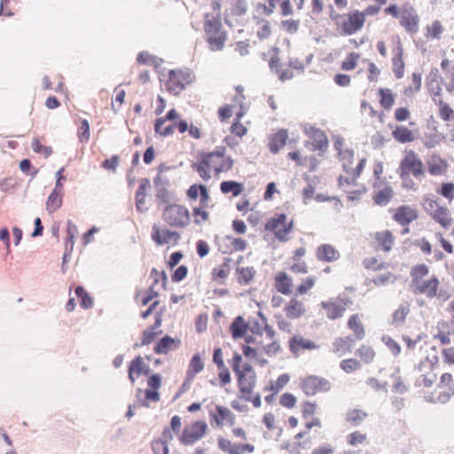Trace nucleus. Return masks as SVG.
<instances>
[{
  "label": "nucleus",
  "instance_id": "f257e3e1",
  "mask_svg": "<svg viewBox=\"0 0 454 454\" xmlns=\"http://www.w3.org/2000/svg\"><path fill=\"white\" fill-rule=\"evenodd\" d=\"M339 157L340 160L342 161V168L347 176H340L339 177V183L340 185H343L344 184H356V178L360 176L361 172L363 171V168H364V164L366 160L362 159L356 168H353V158H354V152L352 150H344V152H340L339 153Z\"/></svg>",
  "mask_w": 454,
  "mask_h": 454
},
{
  "label": "nucleus",
  "instance_id": "f03ea898",
  "mask_svg": "<svg viewBox=\"0 0 454 454\" xmlns=\"http://www.w3.org/2000/svg\"><path fill=\"white\" fill-rule=\"evenodd\" d=\"M222 23L218 18L205 15V33L212 51H221L225 43V33L222 31Z\"/></svg>",
  "mask_w": 454,
  "mask_h": 454
},
{
  "label": "nucleus",
  "instance_id": "7ed1b4c3",
  "mask_svg": "<svg viewBox=\"0 0 454 454\" xmlns=\"http://www.w3.org/2000/svg\"><path fill=\"white\" fill-rule=\"evenodd\" d=\"M162 218L168 225L177 228L187 226L191 221L189 210L178 204L166 206L163 209Z\"/></svg>",
  "mask_w": 454,
  "mask_h": 454
},
{
  "label": "nucleus",
  "instance_id": "20e7f679",
  "mask_svg": "<svg viewBox=\"0 0 454 454\" xmlns=\"http://www.w3.org/2000/svg\"><path fill=\"white\" fill-rule=\"evenodd\" d=\"M399 168L402 180L409 179L411 174L418 179L424 176L423 163L419 157L412 151L406 153L400 163Z\"/></svg>",
  "mask_w": 454,
  "mask_h": 454
},
{
  "label": "nucleus",
  "instance_id": "39448f33",
  "mask_svg": "<svg viewBox=\"0 0 454 454\" xmlns=\"http://www.w3.org/2000/svg\"><path fill=\"white\" fill-rule=\"evenodd\" d=\"M194 80L193 73L189 70H171L168 74V90L175 94H179L186 85Z\"/></svg>",
  "mask_w": 454,
  "mask_h": 454
},
{
  "label": "nucleus",
  "instance_id": "423d86ee",
  "mask_svg": "<svg viewBox=\"0 0 454 454\" xmlns=\"http://www.w3.org/2000/svg\"><path fill=\"white\" fill-rule=\"evenodd\" d=\"M237 375L240 392L244 395H251L256 382V374L253 367L246 363Z\"/></svg>",
  "mask_w": 454,
  "mask_h": 454
},
{
  "label": "nucleus",
  "instance_id": "0eeeda50",
  "mask_svg": "<svg viewBox=\"0 0 454 454\" xmlns=\"http://www.w3.org/2000/svg\"><path fill=\"white\" fill-rule=\"evenodd\" d=\"M207 429V423L198 420L184 427L180 437V442L186 445L193 444L204 436Z\"/></svg>",
  "mask_w": 454,
  "mask_h": 454
},
{
  "label": "nucleus",
  "instance_id": "6e6552de",
  "mask_svg": "<svg viewBox=\"0 0 454 454\" xmlns=\"http://www.w3.org/2000/svg\"><path fill=\"white\" fill-rule=\"evenodd\" d=\"M301 387L307 395H314L317 392H327L331 389V383L324 378L309 376L305 378Z\"/></svg>",
  "mask_w": 454,
  "mask_h": 454
},
{
  "label": "nucleus",
  "instance_id": "1a4fd4ad",
  "mask_svg": "<svg viewBox=\"0 0 454 454\" xmlns=\"http://www.w3.org/2000/svg\"><path fill=\"white\" fill-rule=\"evenodd\" d=\"M292 226V222L286 223V216L283 214L270 219L266 223V229L273 231L276 238L280 241L288 240L287 234L290 232Z\"/></svg>",
  "mask_w": 454,
  "mask_h": 454
},
{
  "label": "nucleus",
  "instance_id": "9d476101",
  "mask_svg": "<svg viewBox=\"0 0 454 454\" xmlns=\"http://www.w3.org/2000/svg\"><path fill=\"white\" fill-rule=\"evenodd\" d=\"M152 239L158 245L163 246L170 242H177L180 239L178 232L170 231L167 228H160L159 225L154 224L152 228Z\"/></svg>",
  "mask_w": 454,
  "mask_h": 454
},
{
  "label": "nucleus",
  "instance_id": "9b49d317",
  "mask_svg": "<svg viewBox=\"0 0 454 454\" xmlns=\"http://www.w3.org/2000/svg\"><path fill=\"white\" fill-rule=\"evenodd\" d=\"M218 446L223 451L229 454H243L245 451L252 453L254 450V446L252 444L234 443L224 438L218 439Z\"/></svg>",
  "mask_w": 454,
  "mask_h": 454
},
{
  "label": "nucleus",
  "instance_id": "f8f14e48",
  "mask_svg": "<svg viewBox=\"0 0 454 454\" xmlns=\"http://www.w3.org/2000/svg\"><path fill=\"white\" fill-rule=\"evenodd\" d=\"M364 23V13L359 12L348 15V20L342 23V30L345 35H353L361 29Z\"/></svg>",
  "mask_w": 454,
  "mask_h": 454
},
{
  "label": "nucleus",
  "instance_id": "ddd939ff",
  "mask_svg": "<svg viewBox=\"0 0 454 454\" xmlns=\"http://www.w3.org/2000/svg\"><path fill=\"white\" fill-rule=\"evenodd\" d=\"M443 81L439 75L438 69H432L427 76V86L434 102L442 97V84Z\"/></svg>",
  "mask_w": 454,
  "mask_h": 454
},
{
  "label": "nucleus",
  "instance_id": "4468645a",
  "mask_svg": "<svg viewBox=\"0 0 454 454\" xmlns=\"http://www.w3.org/2000/svg\"><path fill=\"white\" fill-rule=\"evenodd\" d=\"M413 285L416 286L418 293L424 294L428 298H434L437 294L439 280L434 277L428 280H416V283H413Z\"/></svg>",
  "mask_w": 454,
  "mask_h": 454
},
{
  "label": "nucleus",
  "instance_id": "2eb2a0df",
  "mask_svg": "<svg viewBox=\"0 0 454 454\" xmlns=\"http://www.w3.org/2000/svg\"><path fill=\"white\" fill-rule=\"evenodd\" d=\"M151 277L153 278V285L147 290L145 296L142 301V304L147 305L154 297L158 296V292L154 290V285H156L160 278H161L162 286L165 287L168 282V277L164 271L159 272L155 269H153Z\"/></svg>",
  "mask_w": 454,
  "mask_h": 454
},
{
  "label": "nucleus",
  "instance_id": "dca6fc26",
  "mask_svg": "<svg viewBox=\"0 0 454 454\" xmlns=\"http://www.w3.org/2000/svg\"><path fill=\"white\" fill-rule=\"evenodd\" d=\"M307 134L313 140L312 150H319L325 152L327 149L328 140L322 130L310 127L309 129H307Z\"/></svg>",
  "mask_w": 454,
  "mask_h": 454
},
{
  "label": "nucleus",
  "instance_id": "f3484780",
  "mask_svg": "<svg viewBox=\"0 0 454 454\" xmlns=\"http://www.w3.org/2000/svg\"><path fill=\"white\" fill-rule=\"evenodd\" d=\"M417 218V211L407 206L399 207L394 215V219L403 226L408 225Z\"/></svg>",
  "mask_w": 454,
  "mask_h": 454
},
{
  "label": "nucleus",
  "instance_id": "a211bd4d",
  "mask_svg": "<svg viewBox=\"0 0 454 454\" xmlns=\"http://www.w3.org/2000/svg\"><path fill=\"white\" fill-rule=\"evenodd\" d=\"M290 349L297 354L300 349H317L319 348L314 341L303 338L301 335H294L289 340Z\"/></svg>",
  "mask_w": 454,
  "mask_h": 454
},
{
  "label": "nucleus",
  "instance_id": "6ab92c4d",
  "mask_svg": "<svg viewBox=\"0 0 454 454\" xmlns=\"http://www.w3.org/2000/svg\"><path fill=\"white\" fill-rule=\"evenodd\" d=\"M317 257L320 261L333 262L340 258V253L332 245L324 244L317 247Z\"/></svg>",
  "mask_w": 454,
  "mask_h": 454
},
{
  "label": "nucleus",
  "instance_id": "aec40b11",
  "mask_svg": "<svg viewBox=\"0 0 454 454\" xmlns=\"http://www.w3.org/2000/svg\"><path fill=\"white\" fill-rule=\"evenodd\" d=\"M223 147L217 148L215 151L205 153L202 160L208 163V167L215 172H221L220 160L224 155Z\"/></svg>",
  "mask_w": 454,
  "mask_h": 454
},
{
  "label": "nucleus",
  "instance_id": "412c9836",
  "mask_svg": "<svg viewBox=\"0 0 454 454\" xmlns=\"http://www.w3.org/2000/svg\"><path fill=\"white\" fill-rule=\"evenodd\" d=\"M322 306L326 310L327 317L334 320L340 317H342L343 313L346 310L345 304H342L340 301H324L322 302Z\"/></svg>",
  "mask_w": 454,
  "mask_h": 454
},
{
  "label": "nucleus",
  "instance_id": "4be33fe9",
  "mask_svg": "<svg viewBox=\"0 0 454 454\" xmlns=\"http://www.w3.org/2000/svg\"><path fill=\"white\" fill-rule=\"evenodd\" d=\"M430 216L445 230H449L452 224L451 215L445 207H440L436 211L431 213Z\"/></svg>",
  "mask_w": 454,
  "mask_h": 454
},
{
  "label": "nucleus",
  "instance_id": "5701e85b",
  "mask_svg": "<svg viewBox=\"0 0 454 454\" xmlns=\"http://www.w3.org/2000/svg\"><path fill=\"white\" fill-rule=\"evenodd\" d=\"M153 183L156 188V198L164 203L169 202L172 197L165 186L166 181H163L160 176L158 175L154 178Z\"/></svg>",
  "mask_w": 454,
  "mask_h": 454
},
{
  "label": "nucleus",
  "instance_id": "b1692460",
  "mask_svg": "<svg viewBox=\"0 0 454 454\" xmlns=\"http://www.w3.org/2000/svg\"><path fill=\"white\" fill-rule=\"evenodd\" d=\"M285 310L290 318H298L305 313L303 303L296 299H292L286 306Z\"/></svg>",
  "mask_w": 454,
  "mask_h": 454
},
{
  "label": "nucleus",
  "instance_id": "393cba45",
  "mask_svg": "<svg viewBox=\"0 0 454 454\" xmlns=\"http://www.w3.org/2000/svg\"><path fill=\"white\" fill-rule=\"evenodd\" d=\"M287 132L281 129L275 133L270 141V150L273 153H277L286 143Z\"/></svg>",
  "mask_w": 454,
  "mask_h": 454
},
{
  "label": "nucleus",
  "instance_id": "a878e982",
  "mask_svg": "<svg viewBox=\"0 0 454 454\" xmlns=\"http://www.w3.org/2000/svg\"><path fill=\"white\" fill-rule=\"evenodd\" d=\"M247 324L241 316L237 317L231 325V335L234 339L242 338L247 330Z\"/></svg>",
  "mask_w": 454,
  "mask_h": 454
},
{
  "label": "nucleus",
  "instance_id": "bb28decb",
  "mask_svg": "<svg viewBox=\"0 0 454 454\" xmlns=\"http://www.w3.org/2000/svg\"><path fill=\"white\" fill-rule=\"evenodd\" d=\"M292 281L286 272H280L276 278V288L283 294L291 293Z\"/></svg>",
  "mask_w": 454,
  "mask_h": 454
},
{
  "label": "nucleus",
  "instance_id": "cd10ccee",
  "mask_svg": "<svg viewBox=\"0 0 454 454\" xmlns=\"http://www.w3.org/2000/svg\"><path fill=\"white\" fill-rule=\"evenodd\" d=\"M216 411L217 415H213V418L217 425H222L223 421L233 424L234 418L230 409L223 406H217Z\"/></svg>",
  "mask_w": 454,
  "mask_h": 454
},
{
  "label": "nucleus",
  "instance_id": "c85d7f7f",
  "mask_svg": "<svg viewBox=\"0 0 454 454\" xmlns=\"http://www.w3.org/2000/svg\"><path fill=\"white\" fill-rule=\"evenodd\" d=\"M376 239L384 251L388 252L391 250L394 244V237L389 231L377 233Z\"/></svg>",
  "mask_w": 454,
  "mask_h": 454
},
{
  "label": "nucleus",
  "instance_id": "c756f323",
  "mask_svg": "<svg viewBox=\"0 0 454 454\" xmlns=\"http://www.w3.org/2000/svg\"><path fill=\"white\" fill-rule=\"evenodd\" d=\"M62 205V194L60 191H57V189H53L50 196L47 200V210L50 212H54L58 210Z\"/></svg>",
  "mask_w": 454,
  "mask_h": 454
},
{
  "label": "nucleus",
  "instance_id": "7c9ffc66",
  "mask_svg": "<svg viewBox=\"0 0 454 454\" xmlns=\"http://www.w3.org/2000/svg\"><path fill=\"white\" fill-rule=\"evenodd\" d=\"M221 192L224 194L231 192L233 196H239L243 190L242 184L235 181H223L220 184Z\"/></svg>",
  "mask_w": 454,
  "mask_h": 454
},
{
  "label": "nucleus",
  "instance_id": "2f4dec72",
  "mask_svg": "<svg viewBox=\"0 0 454 454\" xmlns=\"http://www.w3.org/2000/svg\"><path fill=\"white\" fill-rule=\"evenodd\" d=\"M348 327L355 333L356 339L362 340L364 337V328L361 324L357 315L350 317L348 322Z\"/></svg>",
  "mask_w": 454,
  "mask_h": 454
},
{
  "label": "nucleus",
  "instance_id": "473e14b6",
  "mask_svg": "<svg viewBox=\"0 0 454 454\" xmlns=\"http://www.w3.org/2000/svg\"><path fill=\"white\" fill-rule=\"evenodd\" d=\"M175 342L176 340L173 338L168 335L164 336L154 347V351L157 354H167L174 348Z\"/></svg>",
  "mask_w": 454,
  "mask_h": 454
},
{
  "label": "nucleus",
  "instance_id": "72a5a7b5",
  "mask_svg": "<svg viewBox=\"0 0 454 454\" xmlns=\"http://www.w3.org/2000/svg\"><path fill=\"white\" fill-rule=\"evenodd\" d=\"M393 136L397 141L401 143L411 142L414 138L411 131L403 126L397 127L393 131Z\"/></svg>",
  "mask_w": 454,
  "mask_h": 454
},
{
  "label": "nucleus",
  "instance_id": "f704fd0d",
  "mask_svg": "<svg viewBox=\"0 0 454 454\" xmlns=\"http://www.w3.org/2000/svg\"><path fill=\"white\" fill-rule=\"evenodd\" d=\"M192 168L203 180L207 181L211 178L212 169L208 167V163L202 159L200 162L192 164Z\"/></svg>",
  "mask_w": 454,
  "mask_h": 454
},
{
  "label": "nucleus",
  "instance_id": "c9c22d12",
  "mask_svg": "<svg viewBox=\"0 0 454 454\" xmlns=\"http://www.w3.org/2000/svg\"><path fill=\"white\" fill-rule=\"evenodd\" d=\"M392 195V189L390 187H386L377 192L374 197L375 203L380 206H385L389 202Z\"/></svg>",
  "mask_w": 454,
  "mask_h": 454
},
{
  "label": "nucleus",
  "instance_id": "e433bc0d",
  "mask_svg": "<svg viewBox=\"0 0 454 454\" xmlns=\"http://www.w3.org/2000/svg\"><path fill=\"white\" fill-rule=\"evenodd\" d=\"M410 313V305L408 303H403L399 308L393 313V322L395 324L403 323L405 317Z\"/></svg>",
  "mask_w": 454,
  "mask_h": 454
},
{
  "label": "nucleus",
  "instance_id": "4c0bfd02",
  "mask_svg": "<svg viewBox=\"0 0 454 454\" xmlns=\"http://www.w3.org/2000/svg\"><path fill=\"white\" fill-rule=\"evenodd\" d=\"M379 94L380 95L381 106L388 109L394 105L395 99L389 89H380Z\"/></svg>",
  "mask_w": 454,
  "mask_h": 454
},
{
  "label": "nucleus",
  "instance_id": "58836bf2",
  "mask_svg": "<svg viewBox=\"0 0 454 454\" xmlns=\"http://www.w3.org/2000/svg\"><path fill=\"white\" fill-rule=\"evenodd\" d=\"M204 368V364L199 355H194L190 361L188 374L192 376L200 372Z\"/></svg>",
  "mask_w": 454,
  "mask_h": 454
},
{
  "label": "nucleus",
  "instance_id": "ea45409f",
  "mask_svg": "<svg viewBox=\"0 0 454 454\" xmlns=\"http://www.w3.org/2000/svg\"><path fill=\"white\" fill-rule=\"evenodd\" d=\"M239 273V281L243 284H248L254 276L255 270L254 268H239L238 270Z\"/></svg>",
  "mask_w": 454,
  "mask_h": 454
},
{
  "label": "nucleus",
  "instance_id": "a19ab883",
  "mask_svg": "<svg viewBox=\"0 0 454 454\" xmlns=\"http://www.w3.org/2000/svg\"><path fill=\"white\" fill-rule=\"evenodd\" d=\"M402 25L411 33L418 30V20L411 14L403 15L402 18Z\"/></svg>",
  "mask_w": 454,
  "mask_h": 454
},
{
  "label": "nucleus",
  "instance_id": "79ce46f5",
  "mask_svg": "<svg viewBox=\"0 0 454 454\" xmlns=\"http://www.w3.org/2000/svg\"><path fill=\"white\" fill-rule=\"evenodd\" d=\"M366 417V413L361 410L349 411L347 414V420L354 426L359 425Z\"/></svg>",
  "mask_w": 454,
  "mask_h": 454
},
{
  "label": "nucleus",
  "instance_id": "37998d69",
  "mask_svg": "<svg viewBox=\"0 0 454 454\" xmlns=\"http://www.w3.org/2000/svg\"><path fill=\"white\" fill-rule=\"evenodd\" d=\"M428 267L425 264L417 265L411 270L412 283L416 280H422V278L428 274Z\"/></svg>",
  "mask_w": 454,
  "mask_h": 454
},
{
  "label": "nucleus",
  "instance_id": "c03bdc74",
  "mask_svg": "<svg viewBox=\"0 0 454 454\" xmlns=\"http://www.w3.org/2000/svg\"><path fill=\"white\" fill-rule=\"evenodd\" d=\"M356 354L362 358V360L369 364L371 363L375 356L373 349L368 346H362L357 351Z\"/></svg>",
  "mask_w": 454,
  "mask_h": 454
},
{
  "label": "nucleus",
  "instance_id": "a18cd8bd",
  "mask_svg": "<svg viewBox=\"0 0 454 454\" xmlns=\"http://www.w3.org/2000/svg\"><path fill=\"white\" fill-rule=\"evenodd\" d=\"M129 365L135 366V372L136 374L138 376L141 373L148 374L149 373V367L146 365L144 362L141 356H137Z\"/></svg>",
  "mask_w": 454,
  "mask_h": 454
},
{
  "label": "nucleus",
  "instance_id": "49530a36",
  "mask_svg": "<svg viewBox=\"0 0 454 454\" xmlns=\"http://www.w3.org/2000/svg\"><path fill=\"white\" fill-rule=\"evenodd\" d=\"M340 368L346 372H352L360 368V363L354 358L345 359L340 362Z\"/></svg>",
  "mask_w": 454,
  "mask_h": 454
},
{
  "label": "nucleus",
  "instance_id": "de8ad7c7",
  "mask_svg": "<svg viewBox=\"0 0 454 454\" xmlns=\"http://www.w3.org/2000/svg\"><path fill=\"white\" fill-rule=\"evenodd\" d=\"M394 73L397 79L403 76L404 74V64L402 60L401 53L393 59Z\"/></svg>",
  "mask_w": 454,
  "mask_h": 454
},
{
  "label": "nucleus",
  "instance_id": "09e8293b",
  "mask_svg": "<svg viewBox=\"0 0 454 454\" xmlns=\"http://www.w3.org/2000/svg\"><path fill=\"white\" fill-rule=\"evenodd\" d=\"M439 105L441 106L440 108V116L444 121H450L454 117V111L449 107L447 104H444L442 100V98H439L437 100Z\"/></svg>",
  "mask_w": 454,
  "mask_h": 454
},
{
  "label": "nucleus",
  "instance_id": "8fccbe9b",
  "mask_svg": "<svg viewBox=\"0 0 454 454\" xmlns=\"http://www.w3.org/2000/svg\"><path fill=\"white\" fill-rule=\"evenodd\" d=\"M452 395H454V387L450 386L447 389H440V392L436 397V401L441 403H445L450 399Z\"/></svg>",
  "mask_w": 454,
  "mask_h": 454
},
{
  "label": "nucleus",
  "instance_id": "3c124183",
  "mask_svg": "<svg viewBox=\"0 0 454 454\" xmlns=\"http://www.w3.org/2000/svg\"><path fill=\"white\" fill-rule=\"evenodd\" d=\"M78 134L81 142H87L90 138V124L87 120H82L80 126Z\"/></svg>",
  "mask_w": 454,
  "mask_h": 454
},
{
  "label": "nucleus",
  "instance_id": "603ef678",
  "mask_svg": "<svg viewBox=\"0 0 454 454\" xmlns=\"http://www.w3.org/2000/svg\"><path fill=\"white\" fill-rule=\"evenodd\" d=\"M350 350V345L348 340L342 338H337L333 342V352H345Z\"/></svg>",
  "mask_w": 454,
  "mask_h": 454
},
{
  "label": "nucleus",
  "instance_id": "864d4df0",
  "mask_svg": "<svg viewBox=\"0 0 454 454\" xmlns=\"http://www.w3.org/2000/svg\"><path fill=\"white\" fill-rule=\"evenodd\" d=\"M282 27L290 34H294L300 27V20H286L281 22Z\"/></svg>",
  "mask_w": 454,
  "mask_h": 454
},
{
  "label": "nucleus",
  "instance_id": "5fc2aeb1",
  "mask_svg": "<svg viewBox=\"0 0 454 454\" xmlns=\"http://www.w3.org/2000/svg\"><path fill=\"white\" fill-rule=\"evenodd\" d=\"M153 454H168V447L163 441L154 440L152 442Z\"/></svg>",
  "mask_w": 454,
  "mask_h": 454
},
{
  "label": "nucleus",
  "instance_id": "6e6d98bb",
  "mask_svg": "<svg viewBox=\"0 0 454 454\" xmlns=\"http://www.w3.org/2000/svg\"><path fill=\"white\" fill-rule=\"evenodd\" d=\"M365 439L366 435L358 431H356L348 436V442L352 446L363 443Z\"/></svg>",
  "mask_w": 454,
  "mask_h": 454
},
{
  "label": "nucleus",
  "instance_id": "4d7b16f0",
  "mask_svg": "<svg viewBox=\"0 0 454 454\" xmlns=\"http://www.w3.org/2000/svg\"><path fill=\"white\" fill-rule=\"evenodd\" d=\"M443 197L452 200L454 198V184L452 183H445L442 184L441 190L438 191Z\"/></svg>",
  "mask_w": 454,
  "mask_h": 454
},
{
  "label": "nucleus",
  "instance_id": "13d9d810",
  "mask_svg": "<svg viewBox=\"0 0 454 454\" xmlns=\"http://www.w3.org/2000/svg\"><path fill=\"white\" fill-rule=\"evenodd\" d=\"M78 233L77 226L71 221H67V237L69 242H71V250H73L74 246V239L76 234Z\"/></svg>",
  "mask_w": 454,
  "mask_h": 454
},
{
  "label": "nucleus",
  "instance_id": "bf43d9fd",
  "mask_svg": "<svg viewBox=\"0 0 454 454\" xmlns=\"http://www.w3.org/2000/svg\"><path fill=\"white\" fill-rule=\"evenodd\" d=\"M382 340L385 342V344L387 346V348L391 350V352L395 355V356H397L400 354L401 352V347L400 345L395 341L392 338L390 337H387V336H384L382 338Z\"/></svg>",
  "mask_w": 454,
  "mask_h": 454
},
{
  "label": "nucleus",
  "instance_id": "052dcab7",
  "mask_svg": "<svg viewBox=\"0 0 454 454\" xmlns=\"http://www.w3.org/2000/svg\"><path fill=\"white\" fill-rule=\"evenodd\" d=\"M279 403L282 406L293 408L296 403V398L294 395L286 393L281 395Z\"/></svg>",
  "mask_w": 454,
  "mask_h": 454
},
{
  "label": "nucleus",
  "instance_id": "680f3d73",
  "mask_svg": "<svg viewBox=\"0 0 454 454\" xmlns=\"http://www.w3.org/2000/svg\"><path fill=\"white\" fill-rule=\"evenodd\" d=\"M436 380V375L433 372L427 373L421 376V379L417 380L418 385H423L425 387H431Z\"/></svg>",
  "mask_w": 454,
  "mask_h": 454
},
{
  "label": "nucleus",
  "instance_id": "e2e57ef3",
  "mask_svg": "<svg viewBox=\"0 0 454 454\" xmlns=\"http://www.w3.org/2000/svg\"><path fill=\"white\" fill-rule=\"evenodd\" d=\"M423 207L425 210L431 215V213L436 211V209H438L441 206H439L434 200L429 197H426L424 198Z\"/></svg>",
  "mask_w": 454,
  "mask_h": 454
},
{
  "label": "nucleus",
  "instance_id": "0e129e2a",
  "mask_svg": "<svg viewBox=\"0 0 454 454\" xmlns=\"http://www.w3.org/2000/svg\"><path fill=\"white\" fill-rule=\"evenodd\" d=\"M443 29L439 20H435L432 23L431 27H428V32L434 38H439Z\"/></svg>",
  "mask_w": 454,
  "mask_h": 454
},
{
  "label": "nucleus",
  "instance_id": "69168bd1",
  "mask_svg": "<svg viewBox=\"0 0 454 454\" xmlns=\"http://www.w3.org/2000/svg\"><path fill=\"white\" fill-rule=\"evenodd\" d=\"M188 270L184 265L179 266L172 275V280L174 282H180L183 280L187 275Z\"/></svg>",
  "mask_w": 454,
  "mask_h": 454
},
{
  "label": "nucleus",
  "instance_id": "338daca9",
  "mask_svg": "<svg viewBox=\"0 0 454 454\" xmlns=\"http://www.w3.org/2000/svg\"><path fill=\"white\" fill-rule=\"evenodd\" d=\"M358 59V55L357 54H355V53H351L349 54L348 58L347 60H345L343 63H342V68L344 70H352L356 67V60Z\"/></svg>",
  "mask_w": 454,
  "mask_h": 454
},
{
  "label": "nucleus",
  "instance_id": "774afa93",
  "mask_svg": "<svg viewBox=\"0 0 454 454\" xmlns=\"http://www.w3.org/2000/svg\"><path fill=\"white\" fill-rule=\"evenodd\" d=\"M119 164V157L116 155H114L111 159H107L104 160L102 166L106 169L113 170L114 171Z\"/></svg>",
  "mask_w": 454,
  "mask_h": 454
}]
</instances>
